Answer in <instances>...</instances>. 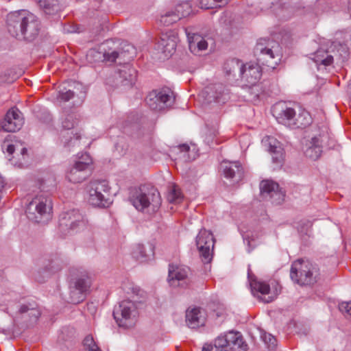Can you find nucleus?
<instances>
[{
	"label": "nucleus",
	"instance_id": "e433bc0d",
	"mask_svg": "<svg viewBox=\"0 0 351 351\" xmlns=\"http://www.w3.org/2000/svg\"><path fill=\"white\" fill-rule=\"evenodd\" d=\"M6 151L10 154H12L14 152H19L23 158H25L27 152V149L23 146V143L18 141H15L14 143L8 145Z\"/></svg>",
	"mask_w": 351,
	"mask_h": 351
},
{
	"label": "nucleus",
	"instance_id": "13d9d810",
	"mask_svg": "<svg viewBox=\"0 0 351 351\" xmlns=\"http://www.w3.org/2000/svg\"><path fill=\"white\" fill-rule=\"evenodd\" d=\"M186 10V8L183 7L181 8V12H184Z\"/></svg>",
	"mask_w": 351,
	"mask_h": 351
},
{
	"label": "nucleus",
	"instance_id": "a878e982",
	"mask_svg": "<svg viewBox=\"0 0 351 351\" xmlns=\"http://www.w3.org/2000/svg\"><path fill=\"white\" fill-rule=\"evenodd\" d=\"M205 319L200 308H188L186 311V323L189 328H196L204 326Z\"/></svg>",
	"mask_w": 351,
	"mask_h": 351
},
{
	"label": "nucleus",
	"instance_id": "5701e85b",
	"mask_svg": "<svg viewBox=\"0 0 351 351\" xmlns=\"http://www.w3.org/2000/svg\"><path fill=\"white\" fill-rule=\"evenodd\" d=\"M224 176L235 182L240 181L243 177V169L238 161L226 162L221 164Z\"/></svg>",
	"mask_w": 351,
	"mask_h": 351
},
{
	"label": "nucleus",
	"instance_id": "412c9836",
	"mask_svg": "<svg viewBox=\"0 0 351 351\" xmlns=\"http://www.w3.org/2000/svg\"><path fill=\"white\" fill-rule=\"evenodd\" d=\"M262 144L271 154L273 162L281 165L284 158V150L280 143L276 138L267 136L263 138Z\"/></svg>",
	"mask_w": 351,
	"mask_h": 351
},
{
	"label": "nucleus",
	"instance_id": "4c0bfd02",
	"mask_svg": "<svg viewBox=\"0 0 351 351\" xmlns=\"http://www.w3.org/2000/svg\"><path fill=\"white\" fill-rule=\"evenodd\" d=\"M75 163L93 171V159L87 153H82L78 155Z\"/></svg>",
	"mask_w": 351,
	"mask_h": 351
},
{
	"label": "nucleus",
	"instance_id": "2eb2a0df",
	"mask_svg": "<svg viewBox=\"0 0 351 351\" xmlns=\"http://www.w3.org/2000/svg\"><path fill=\"white\" fill-rule=\"evenodd\" d=\"M25 15L21 40L32 41L39 34L40 21L36 15L27 10H26Z\"/></svg>",
	"mask_w": 351,
	"mask_h": 351
},
{
	"label": "nucleus",
	"instance_id": "de8ad7c7",
	"mask_svg": "<svg viewBox=\"0 0 351 351\" xmlns=\"http://www.w3.org/2000/svg\"><path fill=\"white\" fill-rule=\"evenodd\" d=\"M131 290H132V293H133L134 295H136V296L140 295L142 293V291L138 287H132L131 288Z\"/></svg>",
	"mask_w": 351,
	"mask_h": 351
},
{
	"label": "nucleus",
	"instance_id": "aec40b11",
	"mask_svg": "<svg viewBox=\"0 0 351 351\" xmlns=\"http://www.w3.org/2000/svg\"><path fill=\"white\" fill-rule=\"evenodd\" d=\"M6 312L11 315L15 313H19L20 314L27 313V315L29 317V320L31 322H36L40 315V313L39 310L36 307L35 304L29 303L26 304L19 305L14 301L10 302L8 304Z\"/></svg>",
	"mask_w": 351,
	"mask_h": 351
},
{
	"label": "nucleus",
	"instance_id": "b1692460",
	"mask_svg": "<svg viewBox=\"0 0 351 351\" xmlns=\"http://www.w3.org/2000/svg\"><path fill=\"white\" fill-rule=\"evenodd\" d=\"M189 42V47L192 53H197L207 49L208 43L199 34L193 33L190 28L184 29Z\"/></svg>",
	"mask_w": 351,
	"mask_h": 351
},
{
	"label": "nucleus",
	"instance_id": "bb28decb",
	"mask_svg": "<svg viewBox=\"0 0 351 351\" xmlns=\"http://www.w3.org/2000/svg\"><path fill=\"white\" fill-rule=\"evenodd\" d=\"M119 76L122 86L132 87L136 81L137 72L134 68L126 64L119 70Z\"/></svg>",
	"mask_w": 351,
	"mask_h": 351
},
{
	"label": "nucleus",
	"instance_id": "a211bd4d",
	"mask_svg": "<svg viewBox=\"0 0 351 351\" xmlns=\"http://www.w3.org/2000/svg\"><path fill=\"white\" fill-rule=\"evenodd\" d=\"M23 125V119L21 112L16 108L10 109L3 121L1 122L2 129L8 132H15L19 130Z\"/></svg>",
	"mask_w": 351,
	"mask_h": 351
},
{
	"label": "nucleus",
	"instance_id": "6e6d98bb",
	"mask_svg": "<svg viewBox=\"0 0 351 351\" xmlns=\"http://www.w3.org/2000/svg\"><path fill=\"white\" fill-rule=\"evenodd\" d=\"M348 88L351 90V80H350V82L348 83Z\"/></svg>",
	"mask_w": 351,
	"mask_h": 351
},
{
	"label": "nucleus",
	"instance_id": "8fccbe9b",
	"mask_svg": "<svg viewBox=\"0 0 351 351\" xmlns=\"http://www.w3.org/2000/svg\"><path fill=\"white\" fill-rule=\"evenodd\" d=\"M213 349V346L210 343H205L202 347V351H212Z\"/></svg>",
	"mask_w": 351,
	"mask_h": 351
},
{
	"label": "nucleus",
	"instance_id": "49530a36",
	"mask_svg": "<svg viewBox=\"0 0 351 351\" xmlns=\"http://www.w3.org/2000/svg\"><path fill=\"white\" fill-rule=\"evenodd\" d=\"M64 32H66L68 33H75V32H80V30L78 29V27L75 26H69V28H64Z\"/></svg>",
	"mask_w": 351,
	"mask_h": 351
},
{
	"label": "nucleus",
	"instance_id": "6e6552de",
	"mask_svg": "<svg viewBox=\"0 0 351 351\" xmlns=\"http://www.w3.org/2000/svg\"><path fill=\"white\" fill-rule=\"evenodd\" d=\"M110 186L106 180H93L88 185L90 204L98 207H108L112 203Z\"/></svg>",
	"mask_w": 351,
	"mask_h": 351
},
{
	"label": "nucleus",
	"instance_id": "9d476101",
	"mask_svg": "<svg viewBox=\"0 0 351 351\" xmlns=\"http://www.w3.org/2000/svg\"><path fill=\"white\" fill-rule=\"evenodd\" d=\"M145 101L151 110L161 111L170 108L174 104L175 98L169 89L154 90L148 94Z\"/></svg>",
	"mask_w": 351,
	"mask_h": 351
},
{
	"label": "nucleus",
	"instance_id": "c85d7f7f",
	"mask_svg": "<svg viewBox=\"0 0 351 351\" xmlns=\"http://www.w3.org/2000/svg\"><path fill=\"white\" fill-rule=\"evenodd\" d=\"M154 254V247L152 244L148 243L145 245L138 244L135 246L132 255L137 261L145 262L151 258Z\"/></svg>",
	"mask_w": 351,
	"mask_h": 351
},
{
	"label": "nucleus",
	"instance_id": "4d7b16f0",
	"mask_svg": "<svg viewBox=\"0 0 351 351\" xmlns=\"http://www.w3.org/2000/svg\"><path fill=\"white\" fill-rule=\"evenodd\" d=\"M217 3H221L223 0H214Z\"/></svg>",
	"mask_w": 351,
	"mask_h": 351
},
{
	"label": "nucleus",
	"instance_id": "1a4fd4ad",
	"mask_svg": "<svg viewBox=\"0 0 351 351\" xmlns=\"http://www.w3.org/2000/svg\"><path fill=\"white\" fill-rule=\"evenodd\" d=\"M216 351H246L247 345L240 332L230 331L215 339Z\"/></svg>",
	"mask_w": 351,
	"mask_h": 351
},
{
	"label": "nucleus",
	"instance_id": "9b49d317",
	"mask_svg": "<svg viewBox=\"0 0 351 351\" xmlns=\"http://www.w3.org/2000/svg\"><path fill=\"white\" fill-rule=\"evenodd\" d=\"M90 280L87 276H82L73 280L69 285L67 302L79 304L84 300L90 287Z\"/></svg>",
	"mask_w": 351,
	"mask_h": 351
},
{
	"label": "nucleus",
	"instance_id": "f8f14e48",
	"mask_svg": "<svg viewBox=\"0 0 351 351\" xmlns=\"http://www.w3.org/2000/svg\"><path fill=\"white\" fill-rule=\"evenodd\" d=\"M195 242L202 261L204 264L209 263L213 258L212 251L215 243L212 233L206 229H201Z\"/></svg>",
	"mask_w": 351,
	"mask_h": 351
},
{
	"label": "nucleus",
	"instance_id": "393cba45",
	"mask_svg": "<svg viewBox=\"0 0 351 351\" xmlns=\"http://www.w3.org/2000/svg\"><path fill=\"white\" fill-rule=\"evenodd\" d=\"M92 170L78 165L76 163L67 171L66 178L73 183H80L86 180L91 173Z\"/></svg>",
	"mask_w": 351,
	"mask_h": 351
},
{
	"label": "nucleus",
	"instance_id": "7ed1b4c3",
	"mask_svg": "<svg viewBox=\"0 0 351 351\" xmlns=\"http://www.w3.org/2000/svg\"><path fill=\"white\" fill-rule=\"evenodd\" d=\"M109 43L108 41H106L101 45L98 49H90L87 53V58L89 61L114 62L119 57H123L128 60H130L134 57L135 49L132 45H127L125 46V49L115 50L109 48Z\"/></svg>",
	"mask_w": 351,
	"mask_h": 351
},
{
	"label": "nucleus",
	"instance_id": "37998d69",
	"mask_svg": "<svg viewBox=\"0 0 351 351\" xmlns=\"http://www.w3.org/2000/svg\"><path fill=\"white\" fill-rule=\"evenodd\" d=\"M77 119L73 114H69L66 115L62 122V128L66 130H69L74 128L77 124Z\"/></svg>",
	"mask_w": 351,
	"mask_h": 351
},
{
	"label": "nucleus",
	"instance_id": "0eeeda50",
	"mask_svg": "<svg viewBox=\"0 0 351 351\" xmlns=\"http://www.w3.org/2000/svg\"><path fill=\"white\" fill-rule=\"evenodd\" d=\"M86 223L84 216L78 210L73 209L60 215L58 230L63 236H66L82 230Z\"/></svg>",
	"mask_w": 351,
	"mask_h": 351
},
{
	"label": "nucleus",
	"instance_id": "c9c22d12",
	"mask_svg": "<svg viewBox=\"0 0 351 351\" xmlns=\"http://www.w3.org/2000/svg\"><path fill=\"white\" fill-rule=\"evenodd\" d=\"M242 65L243 64L241 62H240L238 59L234 58L228 60L225 62L223 65V69L227 75H231L237 71L240 73Z\"/></svg>",
	"mask_w": 351,
	"mask_h": 351
},
{
	"label": "nucleus",
	"instance_id": "6ab92c4d",
	"mask_svg": "<svg viewBox=\"0 0 351 351\" xmlns=\"http://www.w3.org/2000/svg\"><path fill=\"white\" fill-rule=\"evenodd\" d=\"M191 12V8L188 2H184L176 6L175 11L167 12L160 16V22L164 25L169 26L188 16Z\"/></svg>",
	"mask_w": 351,
	"mask_h": 351
},
{
	"label": "nucleus",
	"instance_id": "ea45409f",
	"mask_svg": "<svg viewBox=\"0 0 351 351\" xmlns=\"http://www.w3.org/2000/svg\"><path fill=\"white\" fill-rule=\"evenodd\" d=\"M83 346L86 351H101L91 335H87L84 338Z\"/></svg>",
	"mask_w": 351,
	"mask_h": 351
},
{
	"label": "nucleus",
	"instance_id": "f257e3e1",
	"mask_svg": "<svg viewBox=\"0 0 351 351\" xmlns=\"http://www.w3.org/2000/svg\"><path fill=\"white\" fill-rule=\"evenodd\" d=\"M254 52L258 62L271 70L278 65L282 56L280 44L272 39H259Z\"/></svg>",
	"mask_w": 351,
	"mask_h": 351
},
{
	"label": "nucleus",
	"instance_id": "39448f33",
	"mask_svg": "<svg viewBox=\"0 0 351 351\" xmlns=\"http://www.w3.org/2000/svg\"><path fill=\"white\" fill-rule=\"evenodd\" d=\"M130 202L138 210L143 212L149 207L155 211L161 204L159 193L155 189H148L145 186H140L134 192Z\"/></svg>",
	"mask_w": 351,
	"mask_h": 351
},
{
	"label": "nucleus",
	"instance_id": "f03ea898",
	"mask_svg": "<svg viewBox=\"0 0 351 351\" xmlns=\"http://www.w3.org/2000/svg\"><path fill=\"white\" fill-rule=\"evenodd\" d=\"M290 276L298 285H311L318 280L319 269L308 260L298 259L291 265Z\"/></svg>",
	"mask_w": 351,
	"mask_h": 351
},
{
	"label": "nucleus",
	"instance_id": "a19ab883",
	"mask_svg": "<svg viewBox=\"0 0 351 351\" xmlns=\"http://www.w3.org/2000/svg\"><path fill=\"white\" fill-rule=\"evenodd\" d=\"M261 337L269 350H274L276 348L277 346V341L271 334L264 332L261 333Z\"/></svg>",
	"mask_w": 351,
	"mask_h": 351
},
{
	"label": "nucleus",
	"instance_id": "ddd939ff",
	"mask_svg": "<svg viewBox=\"0 0 351 351\" xmlns=\"http://www.w3.org/2000/svg\"><path fill=\"white\" fill-rule=\"evenodd\" d=\"M202 95L207 103L225 104L230 99L228 89L221 83L208 86L203 90Z\"/></svg>",
	"mask_w": 351,
	"mask_h": 351
},
{
	"label": "nucleus",
	"instance_id": "2f4dec72",
	"mask_svg": "<svg viewBox=\"0 0 351 351\" xmlns=\"http://www.w3.org/2000/svg\"><path fill=\"white\" fill-rule=\"evenodd\" d=\"M311 59L318 65L329 66L333 62V57L324 49H319L312 54Z\"/></svg>",
	"mask_w": 351,
	"mask_h": 351
},
{
	"label": "nucleus",
	"instance_id": "3c124183",
	"mask_svg": "<svg viewBox=\"0 0 351 351\" xmlns=\"http://www.w3.org/2000/svg\"><path fill=\"white\" fill-rule=\"evenodd\" d=\"M261 300H263L265 302L269 303L273 300V298L271 297H268L267 299L263 300L262 298H261Z\"/></svg>",
	"mask_w": 351,
	"mask_h": 351
},
{
	"label": "nucleus",
	"instance_id": "a18cd8bd",
	"mask_svg": "<svg viewBox=\"0 0 351 351\" xmlns=\"http://www.w3.org/2000/svg\"><path fill=\"white\" fill-rule=\"evenodd\" d=\"M339 309L346 316L351 317V301L341 302L339 304Z\"/></svg>",
	"mask_w": 351,
	"mask_h": 351
},
{
	"label": "nucleus",
	"instance_id": "dca6fc26",
	"mask_svg": "<svg viewBox=\"0 0 351 351\" xmlns=\"http://www.w3.org/2000/svg\"><path fill=\"white\" fill-rule=\"evenodd\" d=\"M239 75L242 80L246 82L245 86H249V90L252 91L256 88V84L261 79L262 71L257 64H246L242 65Z\"/></svg>",
	"mask_w": 351,
	"mask_h": 351
},
{
	"label": "nucleus",
	"instance_id": "79ce46f5",
	"mask_svg": "<svg viewBox=\"0 0 351 351\" xmlns=\"http://www.w3.org/2000/svg\"><path fill=\"white\" fill-rule=\"evenodd\" d=\"M182 194L180 189L176 186H173L171 189L169 195L168 199L171 203H179L182 200Z\"/></svg>",
	"mask_w": 351,
	"mask_h": 351
},
{
	"label": "nucleus",
	"instance_id": "7c9ffc66",
	"mask_svg": "<svg viewBox=\"0 0 351 351\" xmlns=\"http://www.w3.org/2000/svg\"><path fill=\"white\" fill-rule=\"evenodd\" d=\"M38 3L47 15H54L61 9L59 0H38Z\"/></svg>",
	"mask_w": 351,
	"mask_h": 351
},
{
	"label": "nucleus",
	"instance_id": "cd10ccee",
	"mask_svg": "<svg viewBox=\"0 0 351 351\" xmlns=\"http://www.w3.org/2000/svg\"><path fill=\"white\" fill-rule=\"evenodd\" d=\"M247 278L254 295H258V293L265 295L269 293V285L265 282L258 280L256 276L252 274L250 269H248L247 271Z\"/></svg>",
	"mask_w": 351,
	"mask_h": 351
},
{
	"label": "nucleus",
	"instance_id": "20e7f679",
	"mask_svg": "<svg viewBox=\"0 0 351 351\" xmlns=\"http://www.w3.org/2000/svg\"><path fill=\"white\" fill-rule=\"evenodd\" d=\"M52 203L50 197L36 196L27 205L25 213L28 219L36 223L45 222L51 217Z\"/></svg>",
	"mask_w": 351,
	"mask_h": 351
},
{
	"label": "nucleus",
	"instance_id": "72a5a7b5",
	"mask_svg": "<svg viewBox=\"0 0 351 351\" xmlns=\"http://www.w3.org/2000/svg\"><path fill=\"white\" fill-rule=\"evenodd\" d=\"M159 47L165 56H171L176 51V43L174 39L165 36L161 38Z\"/></svg>",
	"mask_w": 351,
	"mask_h": 351
},
{
	"label": "nucleus",
	"instance_id": "5fc2aeb1",
	"mask_svg": "<svg viewBox=\"0 0 351 351\" xmlns=\"http://www.w3.org/2000/svg\"><path fill=\"white\" fill-rule=\"evenodd\" d=\"M72 141H73V138H71L69 141H68V142L65 141L64 143L66 145H69V143H71Z\"/></svg>",
	"mask_w": 351,
	"mask_h": 351
},
{
	"label": "nucleus",
	"instance_id": "c03bdc74",
	"mask_svg": "<svg viewBox=\"0 0 351 351\" xmlns=\"http://www.w3.org/2000/svg\"><path fill=\"white\" fill-rule=\"evenodd\" d=\"M210 308L213 311V315L215 316L216 317H222L224 316L226 309L223 304H215V303H213L211 304Z\"/></svg>",
	"mask_w": 351,
	"mask_h": 351
},
{
	"label": "nucleus",
	"instance_id": "c756f323",
	"mask_svg": "<svg viewBox=\"0 0 351 351\" xmlns=\"http://www.w3.org/2000/svg\"><path fill=\"white\" fill-rule=\"evenodd\" d=\"M275 113L276 114V116L278 121L289 127H291L296 116L295 110L287 106L285 108H282L281 110L278 112L275 110Z\"/></svg>",
	"mask_w": 351,
	"mask_h": 351
},
{
	"label": "nucleus",
	"instance_id": "603ef678",
	"mask_svg": "<svg viewBox=\"0 0 351 351\" xmlns=\"http://www.w3.org/2000/svg\"><path fill=\"white\" fill-rule=\"evenodd\" d=\"M252 94L253 95V98H257L258 97V90H257L256 92H252Z\"/></svg>",
	"mask_w": 351,
	"mask_h": 351
},
{
	"label": "nucleus",
	"instance_id": "4be33fe9",
	"mask_svg": "<svg viewBox=\"0 0 351 351\" xmlns=\"http://www.w3.org/2000/svg\"><path fill=\"white\" fill-rule=\"evenodd\" d=\"M188 273V268L169 265L168 280L170 285L173 287L186 286Z\"/></svg>",
	"mask_w": 351,
	"mask_h": 351
},
{
	"label": "nucleus",
	"instance_id": "423d86ee",
	"mask_svg": "<svg viewBox=\"0 0 351 351\" xmlns=\"http://www.w3.org/2000/svg\"><path fill=\"white\" fill-rule=\"evenodd\" d=\"M138 316L137 302L124 300L113 311V317L119 327L131 328L135 325Z\"/></svg>",
	"mask_w": 351,
	"mask_h": 351
},
{
	"label": "nucleus",
	"instance_id": "f704fd0d",
	"mask_svg": "<svg viewBox=\"0 0 351 351\" xmlns=\"http://www.w3.org/2000/svg\"><path fill=\"white\" fill-rule=\"evenodd\" d=\"M311 143L312 145L306 150L305 154L306 156L312 158L313 160H317L319 158L322 154V149L319 144L318 138H313Z\"/></svg>",
	"mask_w": 351,
	"mask_h": 351
},
{
	"label": "nucleus",
	"instance_id": "09e8293b",
	"mask_svg": "<svg viewBox=\"0 0 351 351\" xmlns=\"http://www.w3.org/2000/svg\"><path fill=\"white\" fill-rule=\"evenodd\" d=\"M178 148L182 152H187L190 149V147L186 144L180 145Z\"/></svg>",
	"mask_w": 351,
	"mask_h": 351
},
{
	"label": "nucleus",
	"instance_id": "864d4df0",
	"mask_svg": "<svg viewBox=\"0 0 351 351\" xmlns=\"http://www.w3.org/2000/svg\"><path fill=\"white\" fill-rule=\"evenodd\" d=\"M80 136H79L77 134H75L74 135V140L75 141H78L80 139Z\"/></svg>",
	"mask_w": 351,
	"mask_h": 351
},
{
	"label": "nucleus",
	"instance_id": "58836bf2",
	"mask_svg": "<svg viewBox=\"0 0 351 351\" xmlns=\"http://www.w3.org/2000/svg\"><path fill=\"white\" fill-rule=\"evenodd\" d=\"M74 97L73 91L66 88H61L56 96V99L60 102H66Z\"/></svg>",
	"mask_w": 351,
	"mask_h": 351
},
{
	"label": "nucleus",
	"instance_id": "f3484780",
	"mask_svg": "<svg viewBox=\"0 0 351 351\" xmlns=\"http://www.w3.org/2000/svg\"><path fill=\"white\" fill-rule=\"evenodd\" d=\"M25 12V10H18L10 12L7 16L8 31L12 36L19 40H21Z\"/></svg>",
	"mask_w": 351,
	"mask_h": 351
},
{
	"label": "nucleus",
	"instance_id": "473e14b6",
	"mask_svg": "<svg viewBox=\"0 0 351 351\" xmlns=\"http://www.w3.org/2000/svg\"><path fill=\"white\" fill-rule=\"evenodd\" d=\"M312 122V119L310 114L306 111L302 110L295 117L293 121L291 128H303L309 125Z\"/></svg>",
	"mask_w": 351,
	"mask_h": 351
},
{
	"label": "nucleus",
	"instance_id": "4468645a",
	"mask_svg": "<svg viewBox=\"0 0 351 351\" xmlns=\"http://www.w3.org/2000/svg\"><path fill=\"white\" fill-rule=\"evenodd\" d=\"M262 196L274 204H280L284 201L285 194L278 183L271 180H263L260 184Z\"/></svg>",
	"mask_w": 351,
	"mask_h": 351
}]
</instances>
